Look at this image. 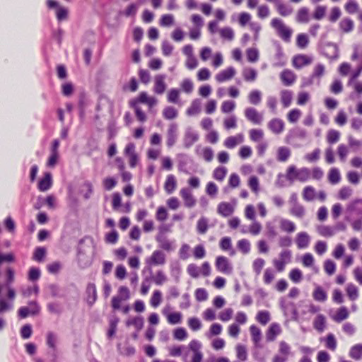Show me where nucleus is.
<instances>
[{
    "mask_svg": "<svg viewBox=\"0 0 362 362\" xmlns=\"http://www.w3.org/2000/svg\"><path fill=\"white\" fill-rule=\"evenodd\" d=\"M327 33H322L317 43V50L320 54L326 58L334 61L339 57V49L337 44L332 42H327Z\"/></svg>",
    "mask_w": 362,
    "mask_h": 362,
    "instance_id": "1",
    "label": "nucleus"
},
{
    "mask_svg": "<svg viewBox=\"0 0 362 362\" xmlns=\"http://www.w3.org/2000/svg\"><path fill=\"white\" fill-rule=\"evenodd\" d=\"M271 25L276 30L277 34L284 42H288L291 41L292 30L286 27L281 19L273 18Z\"/></svg>",
    "mask_w": 362,
    "mask_h": 362,
    "instance_id": "2",
    "label": "nucleus"
},
{
    "mask_svg": "<svg viewBox=\"0 0 362 362\" xmlns=\"http://www.w3.org/2000/svg\"><path fill=\"white\" fill-rule=\"evenodd\" d=\"M46 4L49 9L56 8V18L59 22H62L67 19L69 16L67 8L60 6L57 0H47Z\"/></svg>",
    "mask_w": 362,
    "mask_h": 362,
    "instance_id": "3",
    "label": "nucleus"
},
{
    "mask_svg": "<svg viewBox=\"0 0 362 362\" xmlns=\"http://www.w3.org/2000/svg\"><path fill=\"white\" fill-rule=\"evenodd\" d=\"M295 296H287V297H282L280 299V304L286 313L292 314L293 318L296 319L298 316V313L294 303L291 301L292 298Z\"/></svg>",
    "mask_w": 362,
    "mask_h": 362,
    "instance_id": "4",
    "label": "nucleus"
},
{
    "mask_svg": "<svg viewBox=\"0 0 362 362\" xmlns=\"http://www.w3.org/2000/svg\"><path fill=\"white\" fill-rule=\"evenodd\" d=\"M215 266L216 269L225 274H230L233 272V267L228 259L224 256H218L216 259Z\"/></svg>",
    "mask_w": 362,
    "mask_h": 362,
    "instance_id": "5",
    "label": "nucleus"
},
{
    "mask_svg": "<svg viewBox=\"0 0 362 362\" xmlns=\"http://www.w3.org/2000/svg\"><path fill=\"white\" fill-rule=\"evenodd\" d=\"M199 134L194 131L192 127H188L185 129L183 143L186 148H190L195 142L199 140Z\"/></svg>",
    "mask_w": 362,
    "mask_h": 362,
    "instance_id": "6",
    "label": "nucleus"
},
{
    "mask_svg": "<svg viewBox=\"0 0 362 362\" xmlns=\"http://www.w3.org/2000/svg\"><path fill=\"white\" fill-rule=\"evenodd\" d=\"M245 117L255 124H260L263 120L262 115L255 107H247L245 110Z\"/></svg>",
    "mask_w": 362,
    "mask_h": 362,
    "instance_id": "7",
    "label": "nucleus"
},
{
    "mask_svg": "<svg viewBox=\"0 0 362 362\" xmlns=\"http://www.w3.org/2000/svg\"><path fill=\"white\" fill-rule=\"evenodd\" d=\"M52 185V175L50 172L44 173L37 183V188L40 192H46L51 188Z\"/></svg>",
    "mask_w": 362,
    "mask_h": 362,
    "instance_id": "8",
    "label": "nucleus"
},
{
    "mask_svg": "<svg viewBox=\"0 0 362 362\" xmlns=\"http://www.w3.org/2000/svg\"><path fill=\"white\" fill-rule=\"evenodd\" d=\"M276 54L274 56L275 62L274 66L282 67L286 65V60L281 44L278 42H275Z\"/></svg>",
    "mask_w": 362,
    "mask_h": 362,
    "instance_id": "9",
    "label": "nucleus"
},
{
    "mask_svg": "<svg viewBox=\"0 0 362 362\" xmlns=\"http://www.w3.org/2000/svg\"><path fill=\"white\" fill-rule=\"evenodd\" d=\"M14 270L12 268L8 267L6 269V280L3 284V286L7 289L6 294H16L15 289L11 286V284L14 281Z\"/></svg>",
    "mask_w": 362,
    "mask_h": 362,
    "instance_id": "10",
    "label": "nucleus"
},
{
    "mask_svg": "<svg viewBox=\"0 0 362 362\" xmlns=\"http://www.w3.org/2000/svg\"><path fill=\"white\" fill-rule=\"evenodd\" d=\"M235 74V69L233 66H229L227 69L220 71L216 76V80L219 82H223L232 78Z\"/></svg>",
    "mask_w": 362,
    "mask_h": 362,
    "instance_id": "11",
    "label": "nucleus"
},
{
    "mask_svg": "<svg viewBox=\"0 0 362 362\" xmlns=\"http://www.w3.org/2000/svg\"><path fill=\"white\" fill-rule=\"evenodd\" d=\"M347 211L354 214L357 217H362V199H356L347 206Z\"/></svg>",
    "mask_w": 362,
    "mask_h": 362,
    "instance_id": "12",
    "label": "nucleus"
},
{
    "mask_svg": "<svg viewBox=\"0 0 362 362\" xmlns=\"http://www.w3.org/2000/svg\"><path fill=\"white\" fill-rule=\"evenodd\" d=\"M165 262V254L160 250H155L146 263L153 265L163 264Z\"/></svg>",
    "mask_w": 362,
    "mask_h": 362,
    "instance_id": "13",
    "label": "nucleus"
},
{
    "mask_svg": "<svg viewBox=\"0 0 362 362\" xmlns=\"http://www.w3.org/2000/svg\"><path fill=\"white\" fill-rule=\"evenodd\" d=\"M281 329L278 323H272L267 331L266 339L268 341H273L276 337L281 333Z\"/></svg>",
    "mask_w": 362,
    "mask_h": 362,
    "instance_id": "14",
    "label": "nucleus"
},
{
    "mask_svg": "<svg viewBox=\"0 0 362 362\" xmlns=\"http://www.w3.org/2000/svg\"><path fill=\"white\" fill-rule=\"evenodd\" d=\"M180 194L186 207L192 208L195 205L196 200L188 188H182L180 190Z\"/></svg>",
    "mask_w": 362,
    "mask_h": 362,
    "instance_id": "15",
    "label": "nucleus"
},
{
    "mask_svg": "<svg viewBox=\"0 0 362 362\" xmlns=\"http://www.w3.org/2000/svg\"><path fill=\"white\" fill-rule=\"evenodd\" d=\"M177 130V124L172 123L170 124L169 128L168 129V133H167V146L169 148L172 147L176 142Z\"/></svg>",
    "mask_w": 362,
    "mask_h": 362,
    "instance_id": "16",
    "label": "nucleus"
},
{
    "mask_svg": "<svg viewBox=\"0 0 362 362\" xmlns=\"http://www.w3.org/2000/svg\"><path fill=\"white\" fill-rule=\"evenodd\" d=\"M293 66L296 69H301L303 66L311 63V59L305 54H296L293 57Z\"/></svg>",
    "mask_w": 362,
    "mask_h": 362,
    "instance_id": "17",
    "label": "nucleus"
},
{
    "mask_svg": "<svg viewBox=\"0 0 362 362\" xmlns=\"http://www.w3.org/2000/svg\"><path fill=\"white\" fill-rule=\"evenodd\" d=\"M5 298L4 296H0V314L10 311L13 308V300L15 296H7Z\"/></svg>",
    "mask_w": 362,
    "mask_h": 362,
    "instance_id": "18",
    "label": "nucleus"
},
{
    "mask_svg": "<svg viewBox=\"0 0 362 362\" xmlns=\"http://www.w3.org/2000/svg\"><path fill=\"white\" fill-rule=\"evenodd\" d=\"M217 211L223 217L230 216L234 211L233 206L228 202H221L218 205Z\"/></svg>",
    "mask_w": 362,
    "mask_h": 362,
    "instance_id": "19",
    "label": "nucleus"
},
{
    "mask_svg": "<svg viewBox=\"0 0 362 362\" xmlns=\"http://www.w3.org/2000/svg\"><path fill=\"white\" fill-rule=\"evenodd\" d=\"M310 238L306 232H300L297 234L296 243L299 249L308 247Z\"/></svg>",
    "mask_w": 362,
    "mask_h": 362,
    "instance_id": "20",
    "label": "nucleus"
},
{
    "mask_svg": "<svg viewBox=\"0 0 362 362\" xmlns=\"http://www.w3.org/2000/svg\"><path fill=\"white\" fill-rule=\"evenodd\" d=\"M280 78L284 85L286 86L293 84L296 80L295 74L288 69L284 70L281 73Z\"/></svg>",
    "mask_w": 362,
    "mask_h": 362,
    "instance_id": "21",
    "label": "nucleus"
},
{
    "mask_svg": "<svg viewBox=\"0 0 362 362\" xmlns=\"http://www.w3.org/2000/svg\"><path fill=\"white\" fill-rule=\"evenodd\" d=\"M269 129L275 134L281 133L284 128V122L281 119H272L268 124Z\"/></svg>",
    "mask_w": 362,
    "mask_h": 362,
    "instance_id": "22",
    "label": "nucleus"
},
{
    "mask_svg": "<svg viewBox=\"0 0 362 362\" xmlns=\"http://www.w3.org/2000/svg\"><path fill=\"white\" fill-rule=\"evenodd\" d=\"M165 76L164 75H158L155 78V86L153 90L157 94H163L165 89L166 85L164 81Z\"/></svg>",
    "mask_w": 362,
    "mask_h": 362,
    "instance_id": "23",
    "label": "nucleus"
},
{
    "mask_svg": "<svg viewBox=\"0 0 362 362\" xmlns=\"http://www.w3.org/2000/svg\"><path fill=\"white\" fill-rule=\"evenodd\" d=\"M47 255V249L45 247L38 246L34 250L33 254V259L37 262H42L45 261Z\"/></svg>",
    "mask_w": 362,
    "mask_h": 362,
    "instance_id": "24",
    "label": "nucleus"
},
{
    "mask_svg": "<svg viewBox=\"0 0 362 362\" xmlns=\"http://www.w3.org/2000/svg\"><path fill=\"white\" fill-rule=\"evenodd\" d=\"M177 181L173 175H169L165 182L164 188L168 194H172L175 189Z\"/></svg>",
    "mask_w": 362,
    "mask_h": 362,
    "instance_id": "25",
    "label": "nucleus"
},
{
    "mask_svg": "<svg viewBox=\"0 0 362 362\" xmlns=\"http://www.w3.org/2000/svg\"><path fill=\"white\" fill-rule=\"evenodd\" d=\"M328 180L332 184L335 185L340 182L341 175L339 170L337 168H332L328 173Z\"/></svg>",
    "mask_w": 362,
    "mask_h": 362,
    "instance_id": "26",
    "label": "nucleus"
},
{
    "mask_svg": "<svg viewBox=\"0 0 362 362\" xmlns=\"http://www.w3.org/2000/svg\"><path fill=\"white\" fill-rule=\"evenodd\" d=\"M291 156V151L288 147L281 146L277 150L276 158L280 162L286 161Z\"/></svg>",
    "mask_w": 362,
    "mask_h": 362,
    "instance_id": "27",
    "label": "nucleus"
},
{
    "mask_svg": "<svg viewBox=\"0 0 362 362\" xmlns=\"http://www.w3.org/2000/svg\"><path fill=\"white\" fill-rule=\"evenodd\" d=\"M349 356L356 360H360L362 356V344H357L353 346L349 351Z\"/></svg>",
    "mask_w": 362,
    "mask_h": 362,
    "instance_id": "28",
    "label": "nucleus"
},
{
    "mask_svg": "<svg viewBox=\"0 0 362 362\" xmlns=\"http://www.w3.org/2000/svg\"><path fill=\"white\" fill-rule=\"evenodd\" d=\"M119 318L116 316L111 317L109 320V329L107 330V337L111 339L116 333Z\"/></svg>",
    "mask_w": 362,
    "mask_h": 362,
    "instance_id": "29",
    "label": "nucleus"
},
{
    "mask_svg": "<svg viewBox=\"0 0 362 362\" xmlns=\"http://www.w3.org/2000/svg\"><path fill=\"white\" fill-rule=\"evenodd\" d=\"M314 328L319 332H322L325 328V317L323 315L319 314L313 322Z\"/></svg>",
    "mask_w": 362,
    "mask_h": 362,
    "instance_id": "30",
    "label": "nucleus"
},
{
    "mask_svg": "<svg viewBox=\"0 0 362 362\" xmlns=\"http://www.w3.org/2000/svg\"><path fill=\"white\" fill-rule=\"evenodd\" d=\"M296 21L301 23H307L309 21V10L308 8L302 7L298 10Z\"/></svg>",
    "mask_w": 362,
    "mask_h": 362,
    "instance_id": "31",
    "label": "nucleus"
},
{
    "mask_svg": "<svg viewBox=\"0 0 362 362\" xmlns=\"http://www.w3.org/2000/svg\"><path fill=\"white\" fill-rule=\"evenodd\" d=\"M293 98L292 91L283 90L281 91V100L284 107L290 106Z\"/></svg>",
    "mask_w": 362,
    "mask_h": 362,
    "instance_id": "32",
    "label": "nucleus"
},
{
    "mask_svg": "<svg viewBox=\"0 0 362 362\" xmlns=\"http://www.w3.org/2000/svg\"><path fill=\"white\" fill-rule=\"evenodd\" d=\"M250 331L254 344H255V346H257V344H259L262 339V332L260 329L257 327L256 325H252L250 327Z\"/></svg>",
    "mask_w": 362,
    "mask_h": 362,
    "instance_id": "33",
    "label": "nucleus"
},
{
    "mask_svg": "<svg viewBox=\"0 0 362 362\" xmlns=\"http://www.w3.org/2000/svg\"><path fill=\"white\" fill-rule=\"evenodd\" d=\"M340 29L344 33H349L354 29V21L350 18H346L339 23Z\"/></svg>",
    "mask_w": 362,
    "mask_h": 362,
    "instance_id": "34",
    "label": "nucleus"
},
{
    "mask_svg": "<svg viewBox=\"0 0 362 362\" xmlns=\"http://www.w3.org/2000/svg\"><path fill=\"white\" fill-rule=\"evenodd\" d=\"M238 136L240 138V141L238 140L237 136H228L224 141L225 146L227 147L228 148H235L239 142L243 141V135L239 134Z\"/></svg>",
    "mask_w": 362,
    "mask_h": 362,
    "instance_id": "35",
    "label": "nucleus"
},
{
    "mask_svg": "<svg viewBox=\"0 0 362 362\" xmlns=\"http://www.w3.org/2000/svg\"><path fill=\"white\" fill-rule=\"evenodd\" d=\"M156 241L160 244V247L167 251L171 250V243L167 239L165 235H158L156 236Z\"/></svg>",
    "mask_w": 362,
    "mask_h": 362,
    "instance_id": "36",
    "label": "nucleus"
},
{
    "mask_svg": "<svg viewBox=\"0 0 362 362\" xmlns=\"http://www.w3.org/2000/svg\"><path fill=\"white\" fill-rule=\"evenodd\" d=\"M201 110V100L199 98L192 100L190 107L187 109V113L188 115H194L197 114Z\"/></svg>",
    "mask_w": 362,
    "mask_h": 362,
    "instance_id": "37",
    "label": "nucleus"
},
{
    "mask_svg": "<svg viewBox=\"0 0 362 362\" xmlns=\"http://www.w3.org/2000/svg\"><path fill=\"white\" fill-rule=\"evenodd\" d=\"M127 325H133L137 332L141 330L144 326V318L141 316L135 317L127 321Z\"/></svg>",
    "mask_w": 362,
    "mask_h": 362,
    "instance_id": "38",
    "label": "nucleus"
},
{
    "mask_svg": "<svg viewBox=\"0 0 362 362\" xmlns=\"http://www.w3.org/2000/svg\"><path fill=\"white\" fill-rule=\"evenodd\" d=\"M148 95L146 92L143 91L139 93L138 97L132 99L129 105H139V103L146 104L148 103Z\"/></svg>",
    "mask_w": 362,
    "mask_h": 362,
    "instance_id": "39",
    "label": "nucleus"
},
{
    "mask_svg": "<svg viewBox=\"0 0 362 362\" xmlns=\"http://www.w3.org/2000/svg\"><path fill=\"white\" fill-rule=\"evenodd\" d=\"M249 102L255 105L260 103L262 100V93L259 90H252L248 95Z\"/></svg>",
    "mask_w": 362,
    "mask_h": 362,
    "instance_id": "40",
    "label": "nucleus"
},
{
    "mask_svg": "<svg viewBox=\"0 0 362 362\" xmlns=\"http://www.w3.org/2000/svg\"><path fill=\"white\" fill-rule=\"evenodd\" d=\"M227 174V169L224 166H218L214 170L213 177L218 181H223Z\"/></svg>",
    "mask_w": 362,
    "mask_h": 362,
    "instance_id": "41",
    "label": "nucleus"
},
{
    "mask_svg": "<svg viewBox=\"0 0 362 362\" xmlns=\"http://www.w3.org/2000/svg\"><path fill=\"white\" fill-rule=\"evenodd\" d=\"M40 275L41 271L40 268L32 267L28 270V279L31 282H35L40 279Z\"/></svg>",
    "mask_w": 362,
    "mask_h": 362,
    "instance_id": "42",
    "label": "nucleus"
},
{
    "mask_svg": "<svg viewBox=\"0 0 362 362\" xmlns=\"http://www.w3.org/2000/svg\"><path fill=\"white\" fill-rule=\"evenodd\" d=\"M349 316L348 310L345 307H341L334 315L333 319L335 322H340L346 319Z\"/></svg>",
    "mask_w": 362,
    "mask_h": 362,
    "instance_id": "43",
    "label": "nucleus"
},
{
    "mask_svg": "<svg viewBox=\"0 0 362 362\" xmlns=\"http://www.w3.org/2000/svg\"><path fill=\"white\" fill-rule=\"evenodd\" d=\"M277 11L282 16H288L293 12V8L290 6H287L281 2H278L276 4Z\"/></svg>",
    "mask_w": 362,
    "mask_h": 362,
    "instance_id": "44",
    "label": "nucleus"
},
{
    "mask_svg": "<svg viewBox=\"0 0 362 362\" xmlns=\"http://www.w3.org/2000/svg\"><path fill=\"white\" fill-rule=\"evenodd\" d=\"M246 56L249 62L255 63L259 59V51L257 48H248L246 51Z\"/></svg>",
    "mask_w": 362,
    "mask_h": 362,
    "instance_id": "45",
    "label": "nucleus"
},
{
    "mask_svg": "<svg viewBox=\"0 0 362 362\" xmlns=\"http://www.w3.org/2000/svg\"><path fill=\"white\" fill-rule=\"evenodd\" d=\"M289 278L295 283H299L303 279V273L298 268H294L289 273Z\"/></svg>",
    "mask_w": 362,
    "mask_h": 362,
    "instance_id": "46",
    "label": "nucleus"
},
{
    "mask_svg": "<svg viewBox=\"0 0 362 362\" xmlns=\"http://www.w3.org/2000/svg\"><path fill=\"white\" fill-rule=\"evenodd\" d=\"M163 115L166 119H173L177 117V111L174 107L168 106L163 110Z\"/></svg>",
    "mask_w": 362,
    "mask_h": 362,
    "instance_id": "47",
    "label": "nucleus"
},
{
    "mask_svg": "<svg viewBox=\"0 0 362 362\" xmlns=\"http://www.w3.org/2000/svg\"><path fill=\"white\" fill-rule=\"evenodd\" d=\"M256 320L262 325H267L270 320V315L268 311H259L256 316Z\"/></svg>",
    "mask_w": 362,
    "mask_h": 362,
    "instance_id": "48",
    "label": "nucleus"
},
{
    "mask_svg": "<svg viewBox=\"0 0 362 362\" xmlns=\"http://www.w3.org/2000/svg\"><path fill=\"white\" fill-rule=\"evenodd\" d=\"M197 230L199 234H204L208 230V220L205 217H202L197 221Z\"/></svg>",
    "mask_w": 362,
    "mask_h": 362,
    "instance_id": "49",
    "label": "nucleus"
},
{
    "mask_svg": "<svg viewBox=\"0 0 362 362\" xmlns=\"http://www.w3.org/2000/svg\"><path fill=\"white\" fill-rule=\"evenodd\" d=\"M298 169L293 165H290L286 170V179L293 182L295 180H298Z\"/></svg>",
    "mask_w": 362,
    "mask_h": 362,
    "instance_id": "50",
    "label": "nucleus"
},
{
    "mask_svg": "<svg viewBox=\"0 0 362 362\" xmlns=\"http://www.w3.org/2000/svg\"><path fill=\"white\" fill-rule=\"evenodd\" d=\"M248 186L253 192L257 193L259 191V182L258 177L255 175L250 176L248 180Z\"/></svg>",
    "mask_w": 362,
    "mask_h": 362,
    "instance_id": "51",
    "label": "nucleus"
},
{
    "mask_svg": "<svg viewBox=\"0 0 362 362\" xmlns=\"http://www.w3.org/2000/svg\"><path fill=\"white\" fill-rule=\"evenodd\" d=\"M281 228L284 231L292 233L296 230V226L293 222L289 220L282 219L281 221Z\"/></svg>",
    "mask_w": 362,
    "mask_h": 362,
    "instance_id": "52",
    "label": "nucleus"
},
{
    "mask_svg": "<svg viewBox=\"0 0 362 362\" xmlns=\"http://www.w3.org/2000/svg\"><path fill=\"white\" fill-rule=\"evenodd\" d=\"M345 220L348 222H351V226L354 230L360 231L362 230V217H357L354 221H351L350 216L346 215Z\"/></svg>",
    "mask_w": 362,
    "mask_h": 362,
    "instance_id": "53",
    "label": "nucleus"
},
{
    "mask_svg": "<svg viewBox=\"0 0 362 362\" xmlns=\"http://www.w3.org/2000/svg\"><path fill=\"white\" fill-rule=\"evenodd\" d=\"M324 269L328 275H332L336 271V264L332 259H326L324 262Z\"/></svg>",
    "mask_w": 362,
    "mask_h": 362,
    "instance_id": "54",
    "label": "nucleus"
},
{
    "mask_svg": "<svg viewBox=\"0 0 362 362\" xmlns=\"http://www.w3.org/2000/svg\"><path fill=\"white\" fill-rule=\"evenodd\" d=\"M310 175V170L308 168L304 167L298 170L296 175H298V180L304 182L308 180Z\"/></svg>",
    "mask_w": 362,
    "mask_h": 362,
    "instance_id": "55",
    "label": "nucleus"
},
{
    "mask_svg": "<svg viewBox=\"0 0 362 362\" xmlns=\"http://www.w3.org/2000/svg\"><path fill=\"white\" fill-rule=\"evenodd\" d=\"M57 335L52 332H49L47 334V345L49 346V348L52 349L53 351H55L57 349Z\"/></svg>",
    "mask_w": 362,
    "mask_h": 362,
    "instance_id": "56",
    "label": "nucleus"
},
{
    "mask_svg": "<svg viewBox=\"0 0 362 362\" xmlns=\"http://www.w3.org/2000/svg\"><path fill=\"white\" fill-rule=\"evenodd\" d=\"M238 248L243 253L247 254L250 251V243L247 239H241L238 242Z\"/></svg>",
    "mask_w": 362,
    "mask_h": 362,
    "instance_id": "57",
    "label": "nucleus"
},
{
    "mask_svg": "<svg viewBox=\"0 0 362 362\" xmlns=\"http://www.w3.org/2000/svg\"><path fill=\"white\" fill-rule=\"evenodd\" d=\"M173 337L175 339L183 341L187 337V332L183 327L176 328L173 332Z\"/></svg>",
    "mask_w": 362,
    "mask_h": 362,
    "instance_id": "58",
    "label": "nucleus"
},
{
    "mask_svg": "<svg viewBox=\"0 0 362 362\" xmlns=\"http://www.w3.org/2000/svg\"><path fill=\"white\" fill-rule=\"evenodd\" d=\"M309 42L308 37L305 33H300L297 35L296 45L300 48H305Z\"/></svg>",
    "mask_w": 362,
    "mask_h": 362,
    "instance_id": "59",
    "label": "nucleus"
},
{
    "mask_svg": "<svg viewBox=\"0 0 362 362\" xmlns=\"http://www.w3.org/2000/svg\"><path fill=\"white\" fill-rule=\"evenodd\" d=\"M318 233L324 237H332L334 234V230L331 226H321L318 228Z\"/></svg>",
    "mask_w": 362,
    "mask_h": 362,
    "instance_id": "60",
    "label": "nucleus"
},
{
    "mask_svg": "<svg viewBox=\"0 0 362 362\" xmlns=\"http://www.w3.org/2000/svg\"><path fill=\"white\" fill-rule=\"evenodd\" d=\"M257 71L255 69L250 68L243 71L244 79L247 81H255L257 78Z\"/></svg>",
    "mask_w": 362,
    "mask_h": 362,
    "instance_id": "61",
    "label": "nucleus"
},
{
    "mask_svg": "<svg viewBox=\"0 0 362 362\" xmlns=\"http://www.w3.org/2000/svg\"><path fill=\"white\" fill-rule=\"evenodd\" d=\"M167 319L170 324L177 325L181 322L182 314L179 312L171 313L167 316Z\"/></svg>",
    "mask_w": 362,
    "mask_h": 362,
    "instance_id": "62",
    "label": "nucleus"
},
{
    "mask_svg": "<svg viewBox=\"0 0 362 362\" xmlns=\"http://www.w3.org/2000/svg\"><path fill=\"white\" fill-rule=\"evenodd\" d=\"M187 324L192 331H197L202 327L200 320L196 317L189 318Z\"/></svg>",
    "mask_w": 362,
    "mask_h": 362,
    "instance_id": "63",
    "label": "nucleus"
},
{
    "mask_svg": "<svg viewBox=\"0 0 362 362\" xmlns=\"http://www.w3.org/2000/svg\"><path fill=\"white\" fill-rule=\"evenodd\" d=\"M139 5L135 3L130 4L124 11L123 14L126 17L135 16L138 11Z\"/></svg>",
    "mask_w": 362,
    "mask_h": 362,
    "instance_id": "64",
    "label": "nucleus"
}]
</instances>
